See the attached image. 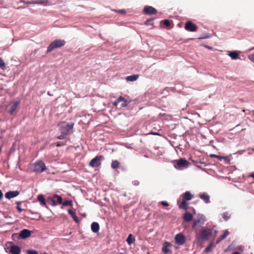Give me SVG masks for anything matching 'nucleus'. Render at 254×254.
<instances>
[{
  "instance_id": "f3484780",
  "label": "nucleus",
  "mask_w": 254,
  "mask_h": 254,
  "mask_svg": "<svg viewBox=\"0 0 254 254\" xmlns=\"http://www.w3.org/2000/svg\"><path fill=\"white\" fill-rule=\"evenodd\" d=\"M171 244L168 242H165L162 248V251L165 254H168V253H171V250L168 248L171 246Z\"/></svg>"
},
{
  "instance_id": "a878e982",
  "label": "nucleus",
  "mask_w": 254,
  "mask_h": 254,
  "mask_svg": "<svg viewBox=\"0 0 254 254\" xmlns=\"http://www.w3.org/2000/svg\"><path fill=\"white\" fill-rule=\"evenodd\" d=\"M228 55L233 60H236L239 58V54L236 51L230 52Z\"/></svg>"
},
{
  "instance_id": "6ab92c4d",
  "label": "nucleus",
  "mask_w": 254,
  "mask_h": 254,
  "mask_svg": "<svg viewBox=\"0 0 254 254\" xmlns=\"http://www.w3.org/2000/svg\"><path fill=\"white\" fill-rule=\"evenodd\" d=\"M199 197L204 201L205 203H208L210 202V196L207 193H200L199 194Z\"/></svg>"
},
{
  "instance_id": "9d476101",
  "label": "nucleus",
  "mask_w": 254,
  "mask_h": 254,
  "mask_svg": "<svg viewBox=\"0 0 254 254\" xmlns=\"http://www.w3.org/2000/svg\"><path fill=\"white\" fill-rule=\"evenodd\" d=\"M121 102H122L121 104V108L127 106L129 103V102L127 100H126L124 97L120 96L116 101L114 102L113 105L117 107L118 105Z\"/></svg>"
},
{
  "instance_id": "4c0bfd02",
  "label": "nucleus",
  "mask_w": 254,
  "mask_h": 254,
  "mask_svg": "<svg viewBox=\"0 0 254 254\" xmlns=\"http://www.w3.org/2000/svg\"><path fill=\"white\" fill-rule=\"evenodd\" d=\"M27 254H38V253L36 250H29L27 251Z\"/></svg>"
},
{
  "instance_id": "aec40b11",
  "label": "nucleus",
  "mask_w": 254,
  "mask_h": 254,
  "mask_svg": "<svg viewBox=\"0 0 254 254\" xmlns=\"http://www.w3.org/2000/svg\"><path fill=\"white\" fill-rule=\"evenodd\" d=\"M37 200L39 201V202H40V204L42 206H43L46 207V208H48V206H47L45 198L44 197V196L43 194L38 195V196L37 197Z\"/></svg>"
},
{
  "instance_id": "09e8293b",
  "label": "nucleus",
  "mask_w": 254,
  "mask_h": 254,
  "mask_svg": "<svg viewBox=\"0 0 254 254\" xmlns=\"http://www.w3.org/2000/svg\"><path fill=\"white\" fill-rule=\"evenodd\" d=\"M232 254H241L238 252H235L233 253H232Z\"/></svg>"
},
{
  "instance_id": "4468645a",
  "label": "nucleus",
  "mask_w": 254,
  "mask_h": 254,
  "mask_svg": "<svg viewBox=\"0 0 254 254\" xmlns=\"http://www.w3.org/2000/svg\"><path fill=\"white\" fill-rule=\"evenodd\" d=\"M21 2H24L27 4H43L45 5H48L49 1L47 0H36V1H25L24 0H21Z\"/></svg>"
},
{
  "instance_id": "49530a36",
  "label": "nucleus",
  "mask_w": 254,
  "mask_h": 254,
  "mask_svg": "<svg viewBox=\"0 0 254 254\" xmlns=\"http://www.w3.org/2000/svg\"><path fill=\"white\" fill-rule=\"evenodd\" d=\"M3 193L1 191V190H0V199H1L3 198Z\"/></svg>"
},
{
  "instance_id": "58836bf2",
  "label": "nucleus",
  "mask_w": 254,
  "mask_h": 254,
  "mask_svg": "<svg viewBox=\"0 0 254 254\" xmlns=\"http://www.w3.org/2000/svg\"><path fill=\"white\" fill-rule=\"evenodd\" d=\"M248 58L253 63H254V53L248 56Z\"/></svg>"
},
{
  "instance_id": "2f4dec72",
  "label": "nucleus",
  "mask_w": 254,
  "mask_h": 254,
  "mask_svg": "<svg viewBox=\"0 0 254 254\" xmlns=\"http://www.w3.org/2000/svg\"><path fill=\"white\" fill-rule=\"evenodd\" d=\"M214 247V245L213 243H210L208 246L205 248V251L207 253L209 252L212 248Z\"/></svg>"
},
{
  "instance_id": "1a4fd4ad",
  "label": "nucleus",
  "mask_w": 254,
  "mask_h": 254,
  "mask_svg": "<svg viewBox=\"0 0 254 254\" xmlns=\"http://www.w3.org/2000/svg\"><path fill=\"white\" fill-rule=\"evenodd\" d=\"M175 241L178 245H183L186 243V238L183 234L179 233L175 236Z\"/></svg>"
},
{
  "instance_id": "cd10ccee",
  "label": "nucleus",
  "mask_w": 254,
  "mask_h": 254,
  "mask_svg": "<svg viewBox=\"0 0 254 254\" xmlns=\"http://www.w3.org/2000/svg\"><path fill=\"white\" fill-rule=\"evenodd\" d=\"M120 166V163L118 160H113L111 164V167L113 169H118Z\"/></svg>"
},
{
  "instance_id": "ddd939ff",
  "label": "nucleus",
  "mask_w": 254,
  "mask_h": 254,
  "mask_svg": "<svg viewBox=\"0 0 254 254\" xmlns=\"http://www.w3.org/2000/svg\"><path fill=\"white\" fill-rule=\"evenodd\" d=\"M143 13L146 15L155 14L157 13V11L152 6H145L143 9Z\"/></svg>"
},
{
  "instance_id": "603ef678",
  "label": "nucleus",
  "mask_w": 254,
  "mask_h": 254,
  "mask_svg": "<svg viewBox=\"0 0 254 254\" xmlns=\"http://www.w3.org/2000/svg\"><path fill=\"white\" fill-rule=\"evenodd\" d=\"M254 47H253V48H252V49H251V50H254Z\"/></svg>"
},
{
  "instance_id": "7ed1b4c3",
  "label": "nucleus",
  "mask_w": 254,
  "mask_h": 254,
  "mask_svg": "<svg viewBox=\"0 0 254 254\" xmlns=\"http://www.w3.org/2000/svg\"><path fill=\"white\" fill-rule=\"evenodd\" d=\"M20 103V100L12 101L6 108V112L10 115H13L17 110Z\"/></svg>"
},
{
  "instance_id": "412c9836",
  "label": "nucleus",
  "mask_w": 254,
  "mask_h": 254,
  "mask_svg": "<svg viewBox=\"0 0 254 254\" xmlns=\"http://www.w3.org/2000/svg\"><path fill=\"white\" fill-rule=\"evenodd\" d=\"M178 203L179 204V207L180 209H182L186 210L188 209L189 203L187 202L186 200L182 199V202L180 203L178 201Z\"/></svg>"
},
{
  "instance_id": "f03ea898",
  "label": "nucleus",
  "mask_w": 254,
  "mask_h": 254,
  "mask_svg": "<svg viewBox=\"0 0 254 254\" xmlns=\"http://www.w3.org/2000/svg\"><path fill=\"white\" fill-rule=\"evenodd\" d=\"M65 44V41L64 40L56 39L51 43L47 48V53L52 52L55 49L63 47Z\"/></svg>"
},
{
  "instance_id": "f8f14e48",
  "label": "nucleus",
  "mask_w": 254,
  "mask_h": 254,
  "mask_svg": "<svg viewBox=\"0 0 254 254\" xmlns=\"http://www.w3.org/2000/svg\"><path fill=\"white\" fill-rule=\"evenodd\" d=\"M185 28L188 31L195 32L197 30L198 27L195 24L189 21L186 23Z\"/></svg>"
},
{
  "instance_id": "f257e3e1",
  "label": "nucleus",
  "mask_w": 254,
  "mask_h": 254,
  "mask_svg": "<svg viewBox=\"0 0 254 254\" xmlns=\"http://www.w3.org/2000/svg\"><path fill=\"white\" fill-rule=\"evenodd\" d=\"M212 229L205 227L196 234V239L198 241H207L209 239V237L212 234Z\"/></svg>"
},
{
  "instance_id": "9b49d317",
  "label": "nucleus",
  "mask_w": 254,
  "mask_h": 254,
  "mask_svg": "<svg viewBox=\"0 0 254 254\" xmlns=\"http://www.w3.org/2000/svg\"><path fill=\"white\" fill-rule=\"evenodd\" d=\"M52 202L53 206H56L58 204H62L63 198L61 196L58 194H54L52 197L49 198Z\"/></svg>"
},
{
  "instance_id": "a18cd8bd",
  "label": "nucleus",
  "mask_w": 254,
  "mask_h": 254,
  "mask_svg": "<svg viewBox=\"0 0 254 254\" xmlns=\"http://www.w3.org/2000/svg\"><path fill=\"white\" fill-rule=\"evenodd\" d=\"M118 11L120 13H122V14H125L126 13V11L124 9H121V10H118Z\"/></svg>"
},
{
  "instance_id": "423d86ee",
  "label": "nucleus",
  "mask_w": 254,
  "mask_h": 254,
  "mask_svg": "<svg viewBox=\"0 0 254 254\" xmlns=\"http://www.w3.org/2000/svg\"><path fill=\"white\" fill-rule=\"evenodd\" d=\"M175 163L176 164L174 165V166L178 169H182L184 168H186L190 164L189 161L183 158L176 160Z\"/></svg>"
},
{
  "instance_id": "ea45409f",
  "label": "nucleus",
  "mask_w": 254,
  "mask_h": 254,
  "mask_svg": "<svg viewBox=\"0 0 254 254\" xmlns=\"http://www.w3.org/2000/svg\"><path fill=\"white\" fill-rule=\"evenodd\" d=\"M67 212L70 215H71V216H73L75 214V212L71 209H68Z\"/></svg>"
},
{
  "instance_id": "72a5a7b5",
  "label": "nucleus",
  "mask_w": 254,
  "mask_h": 254,
  "mask_svg": "<svg viewBox=\"0 0 254 254\" xmlns=\"http://www.w3.org/2000/svg\"><path fill=\"white\" fill-rule=\"evenodd\" d=\"M21 203V202H20V201H17L16 202V204H17L16 208L17 209L19 212H21L23 211V209H22L20 207Z\"/></svg>"
},
{
  "instance_id": "393cba45",
  "label": "nucleus",
  "mask_w": 254,
  "mask_h": 254,
  "mask_svg": "<svg viewBox=\"0 0 254 254\" xmlns=\"http://www.w3.org/2000/svg\"><path fill=\"white\" fill-rule=\"evenodd\" d=\"M183 218L186 221L190 222L192 220L193 216L191 214L187 212L184 214Z\"/></svg>"
},
{
  "instance_id": "b1692460",
  "label": "nucleus",
  "mask_w": 254,
  "mask_h": 254,
  "mask_svg": "<svg viewBox=\"0 0 254 254\" xmlns=\"http://www.w3.org/2000/svg\"><path fill=\"white\" fill-rule=\"evenodd\" d=\"M229 234V232L228 230L225 231L224 233L221 235L216 240V244L219 243L222 240L224 239Z\"/></svg>"
},
{
  "instance_id": "bb28decb",
  "label": "nucleus",
  "mask_w": 254,
  "mask_h": 254,
  "mask_svg": "<svg viewBox=\"0 0 254 254\" xmlns=\"http://www.w3.org/2000/svg\"><path fill=\"white\" fill-rule=\"evenodd\" d=\"M135 241V238L133 236V235L130 234L128 237L127 239V244L130 245L132 244Z\"/></svg>"
},
{
  "instance_id": "c03bdc74",
  "label": "nucleus",
  "mask_w": 254,
  "mask_h": 254,
  "mask_svg": "<svg viewBox=\"0 0 254 254\" xmlns=\"http://www.w3.org/2000/svg\"><path fill=\"white\" fill-rule=\"evenodd\" d=\"M65 144L64 143H61V142H58L56 146L57 147H60L61 146H63L64 145H65Z\"/></svg>"
},
{
  "instance_id": "f704fd0d",
  "label": "nucleus",
  "mask_w": 254,
  "mask_h": 254,
  "mask_svg": "<svg viewBox=\"0 0 254 254\" xmlns=\"http://www.w3.org/2000/svg\"><path fill=\"white\" fill-rule=\"evenodd\" d=\"M161 22L162 23H163V24L167 26V27H169L170 26V22L169 20L168 19H165V20H163L161 21Z\"/></svg>"
},
{
  "instance_id": "c9c22d12",
  "label": "nucleus",
  "mask_w": 254,
  "mask_h": 254,
  "mask_svg": "<svg viewBox=\"0 0 254 254\" xmlns=\"http://www.w3.org/2000/svg\"><path fill=\"white\" fill-rule=\"evenodd\" d=\"M0 68L4 69L5 68V64L4 61L2 59H0Z\"/></svg>"
},
{
  "instance_id": "39448f33",
  "label": "nucleus",
  "mask_w": 254,
  "mask_h": 254,
  "mask_svg": "<svg viewBox=\"0 0 254 254\" xmlns=\"http://www.w3.org/2000/svg\"><path fill=\"white\" fill-rule=\"evenodd\" d=\"M58 126L61 132H62V131H65V132H67V134H69L70 133L71 130L73 128V124H69L65 122H63L60 123Z\"/></svg>"
},
{
  "instance_id": "3c124183",
  "label": "nucleus",
  "mask_w": 254,
  "mask_h": 254,
  "mask_svg": "<svg viewBox=\"0 0 254 254\" xmlns=\"http://www.w3.org/2000/svg\"><path fill=\"white\" fill-rule=\"evenodd\" d=\"M207 48L208 49H210V48L209 46H207Z\"/></svg>"
},
{
  "instance_id": "79ce46f5",
  "label": "nucleus",
  "mask_w": 254,
  "mask_h": 254,
  "mask_svg": "<svg viewBox=\"0 0 254 254\" xmlns=\"http://www.w3.org/2000/svg\"><path fill=\"white\" fill-rule=\"evenodd\" d=\"M161 204L162 205H163L164 206H167L169 205L168 203L166 201H161Z\"/></svg>"
},
{
  "instance_id": "864d4df0",
  "label": "nucleus",
  "mask_w": 254,
  "mask_h": 254,
  "mask_svg": "<svg viewBox=\"0 0 254 254\" xmlns=\"http://www.w3.org/2000/svg\"><path fill=\"white\" fill-rule=\"evenodd\" d=\"M243 112H245V109H243Z\"/></svg>"
},
{
  "instance_id": "c756f323",
  "label": "nucleus",
  "mask_w": 254,
  "mask_h": 254,
  "mask_svg": "<svg viewBox=\"0 0 254 254\" xmlns=\"http://www.w3.org/2000/svg\"><path fill=\"white\" fill-rule=\"evenodd\" d=\"M67 132H65V131H62V132H61V134L57 136V138L59 139H64L66 138V136L67 135Z\"/></svg>"
},
{
  "instance_id": "4be33fe9",
  "label": "nucleus",
  "mask_w": 254,
  "mask_h": 254,
  "mask_svg": "<svg viewBox=\"0 0 254 254\" xmlns=\"http://www.w3.org/2000/svg\"><path fill=\"white\" fill-rule=\"evenodd\" d=\"M21 249L19 247L17 246H13L10 248V252L12 254H20Z\"/></svg>"
},
{
  "instance_id": "7c9ffc66",
  "label": "nucleus",
  "mask_w": 254,
  "mask_h": 254,
  "mask_svg": "<svg viewBox=\"0 0 254 254\" xmlns=\"http://www.w3.org/2000/svg\"><path fill=\"white\" fill-rule=\"evenodd\" d=\"M222 217L225 221H227L230 218L231 215L227 212H224L222 214Z\"/></svg>"
},
{
  "instance_id": "5701e85b",
  "label": "nucleus",
  "mask_w": 254,
  "mask_h": 254,
  "mask_svg": "<svg viewBox=\"0 0 254 254\" xmlns=\"http://www.w3.org/2000/svg\"><path fill=\"white\" fill-rule=\"evenodd\" d=\"M92 231L94 233H97L99 230V225L97 222H93L91 226Z\"/></svg>"
},
{
  "instance_id": "2eb2a0df",
  "label": "nucleus",
  "mask_w": 254,
  "mask_h": 254,
  "mask_svg": "<svg viewBox=\"0 0 254 254\" xmlns=\"http://www.w3.org/2000/svg\"><path fill=\"white\" fill-rule=\"evenodd\" d=\"M31 234V231L28 229H23L21 231L19 236L22 239H25L30 236Z\"/></svg>"
},
{
  "instance_id": "8fccbe9b",
  "label": "nucleus",
  "mask_w": 254,
  "mask_h": 254,
  "mask_svg": "<svg viewBox=\"0 0 254 254\" xmlns=\"http://www.w3.org/2000/svg\"><path fill=\"white\" fill-rule=\"evenodd\" d=\"M1 147H0V152H1Z\"/></svg>"
},
{
  "instance_id": "473e14b6",
  "label": "nucleus",
  "mask_w": 254,
  "mask_h": 254,
  "mask_svg": "<svg viewBox=\"0 0 254 254\" xmlns=\"http://www.w3.org/2000/svg\"><path fill=\"white\" fill-rule=\"evenodd\" d=\"M62 204L63 206H72V201L71 200H65L62 202Z\"/></svg>"
},
{
  "instance_id": "de8ad7c7",
  "label": "nucleus",
  "mask_w": 254,
  "mask_h": 254,
  "mask_svg": "<svg viewBox=\"0 0 254 254\" xmlns=\"http://www.w3.org/2000/svg\"><path fill=\"white\" fill-rule=\"evenodd\" d=\"M249 176L254 179V173H252Z\"/></svg>"
},
{
  "instance_id": "c85d7f7f",
  "label": "nucleus",
  "mask_w": 254,
  "mask_h": 254,
  "mask_svg": "<svg viewBox=\"0 0 254 254\" xmlns=\"http://www.w3.org/2000/svg\"><path fill=\"white\" fill-rule=\"evenodd\" d=\"M138 75H130V76H128L126 77V79L127 80V81H135L138 78Z\"/></svg>"
},
{
  "instance_id": "a211bd4d",
  "label": "nucleus",
  "mask_w": 254,
  "mask_h": 254,
  "mask_svg": "<svg viewBox=\"0 0 254 254\" xmlns=\"http://www.w3.org/2000/svg\"><path fill=\"white\" fill-rule=\"evenodd\" d=\"M182 199L186 201L191 200L193 197V195L189 191H186L181 195Z\"/></svg>"
},
{
  "instance_id": "20e7f679",
  "label": "nucleus",
  "mask_w": 254,
  "mask_h": 254,
  "mask_svg": "<svg viewBox=\"0 0 254 254\" xmlns=\"http://www.w3.org/2000/svg\"><path fill=\"white\" fill-rule=\"evenodd\" d=\"M47 169L45 164L42 161H37L33 164V171L40 173Z\"/></svg>"
},
{
  "instance_id": "e433bc0d",
  "label": "nucleus",
  "mask_w": 254,
  "mask_h": 254,
  "mask_svg": "<svg viewBox=\"0 0 254 254\" xmlns=\"http://www.w3.org/2000/svg\"><path fill=\"white\" fill-rule=\"evenodd\" d=\"M153 20V19H148L146 20L145 22V24L146 25H153L152 21Z\"/></svg>"
},
{
  "instance_id": "6e6552de",
  "label": "nucleus",
  "mask_w": 254,
  "mask_h": 254,
  "mask_svg": "<svg viewBox=\"0 0 254 254\" xmlns=\"http://www.w3.org/2000/svg\"><path fill=\"white\" fill-rule=\"evenodd\" d=\"M205 222V218L203 215H198L197 216V219L193 221L192 228L194 229L198 225H202Z\"/></svg>"
},
{
  "instance_id": "0eeeda50",
  "label": "nucleus",
  "mask_w": 254,
  "mask_h": 254,
  "mask_svg": "<svg viewBox=\"0 0 254 254\" xmlns=\"http://www.w3.org/2000/svg\"><path fill=\"white\" fill-rule=\"evenodd\" d=\"M104 156L102 155L97 156L93 158L89 163V166L92 167H99L101 165V161L104 159Z\"/></svg>"
},
{
  "instance_id": "a19ab883",
  "label": "nucleus",
  "mask_w": 254,
  "mask_h": 254,
  "mask_svg": "<svg viewBox=\"0 0 254 254\" xmlns=\"http://www.w3.org/2000/svg\"><path fill=\"white\" fill-rule=\"evenodd\" d=\"M72 217L75 222H76V223L78 222V221H79L78 218L76 215V214L74 215H73V216H72Z\"/></svg>"
},
{
  "instance_id": "dca6fc26",
  "label": "nucleus",
  "mask_w": 254,
  "mask_h": 254,
  "mask_svg": "<svg viewBox=\"0 0 254 254\" xmlns=\"http://www.w3.org/2000/svg\"><path fill=\"white\" fill-rule=\"evenodd\" d=\"M19 194V192L17 190L9 191L5 193V197L7 199H10L18 196Z\"/></svg>"
},
{
  "instance_id": "37998d69",
  "label": "nucleus",
  "mask_w": 254,
  "mask_h": 254,
  "mask_svg": "<svg viewBox=\"0 0 254 254\" xmlns=\"http://www.w3.org/2000/svg\"><path fill=\"white\" fill-rule=\"evenodd\" d=\"M209 156L211 158H219L220 156L218 155H216L215 154H210Z\"/></svg>"
}]
</instances>
